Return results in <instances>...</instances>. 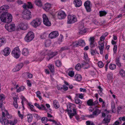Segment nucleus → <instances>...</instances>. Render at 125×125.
I'll list each match as a JSON object with an SVG mask.
<instances>
[{"label":"nucleus","instance_id":"nucleus-1","mask_svg":"<svg viewBox=\"0 0 125 125\" xmlns=\"http://www.w3.org/2000/svg\"><path fill=\"white\" fill-rule=\"evenodd\" d=\"M1 15L0 19L2 21L9 23L12 21V16L10 14L6 12L4 14Z\"/></svg>","mask_w":125,"mask_h":125},{"label":"nucleus","instance_id":"nucleus-2","mask_svg":"<svg viewBox=\"0 0 125 125\" xmlns=\"http://www.w3.org/2000/svg\"><path fill=\"white\" fill-rule=\"evenodd\" d=\"M6 114L5 111L4 112H2V118L0 119V123L4 125H8L9 124H11L12 122L11 120H8L6 118L5 116Z\"/></svg>","mask_w":125,"mask_h":125},{"label":"nucleus","instance_id":"nucleus-3","mask_svg":"<svg viewBox=\"0 0 125 125\" xmlns=\"http://www.w3.org/2000/svg\"><path fill=\"white\" fill-rule=\"evenodd\" d=\"M41 23V20L39 18H36L33 20L30 23V24L33 27L36 28L40 26Z\"/></svg>","mask_w":125,"mask_h":125},{"label":"nucleus","instance_id":"nucleus-4","mask_svg":"<svg viewBox=\"0 0 125 125\" xmlns=\"http://www.w3.org/2000/svg\"><path fill=\"white\" fill-rule=\"evenodd\" d=\"M34 34L32 31L28 32L24 38V40L26 42H28L32 41L34 38Z\"/></svg>","mask_w":125,"mask_h":125},{"label":"nucleus","instance_id":"nucleus-5","mask_svg":"<svg viewBox=\"0 0 125 125\" xmlns=\"http://www.w3.org/2000/svg\"><path fill=\"white\" fill-rule=\"evenodd\" d=\"M12 54L16 59L18 58L20 55V51L19 47L14 48L12 51Z\"/></svg>","mask_w":125,"mask_h":125},{"label":"nucleus","instance_id":"nucleus-6","mask_svg":"<svg viewBox=\"0 0 125 125\" xmlns=\"http://www.w3.org/2000/svg\"><path fill=\"white\" fill-rule=\"evenodd\" d=\"M42 18L43 23L45 25L48 26H50L51 25V23L45 14H42Z\"/></svg>","mask_w":125,"mask_h":125},{"label":"nucleus","instance_id":"nucleus-7","mask_svg":"<svg viewBox=\"0 0 125 125\" xmlns=\"http://www.w3.org/2000/svg\"><path fill=\"white\" fill-rule=\"evenodd\" d=\"M77 21V19L75 15H68L67 22L68 23H74Z\"/></svg>","mask_w":125,"mask_h":125},{"label":"nucleus","instance_id":"nucleus-8","mask_svg":"<svg viewBox=\"0 0 125 125\" xmlns=\"http://www.w3.org/2000/svg\"><path fill=\"white\" fill-rule=\"evenodd\" d=\"M28 27V25L26 23L21 22L20 23L18 24V28L21 30H25L27 29Z\"/></svg>","mask_w":125,"mask_h":125},{"label":"nucleus","instance_id":"nucleus-9","mask_svg":"<svg viewBox=\"0 0 125 125\" xmlns=\"http://www.w3.org/2000/svg\"><path fill=\"white\" fill-rule=\"evenodd\" d=\"M84 5L87 12H90L91 11L92 5L89 1L87 0L85 1L84 3Z\"/></svg>","mask_w":125,"mask_h":125},{"label":"nucleus","instance_id":"nucleus-10","mask_svg":"<svg viewBox=\"0 0 125 125\" xmlns=\"http://www.w3.org/2000/svg\"><path fill=\"white\" fill-rule=\"evenodd\" d=\"M5 28L10 32L14 31L15 29V26L14 24H6L5 25Z\"/></svg>","mask_w":125,"mask_h":125},{"label":"nucleus","instance_id":"nucleus-11","mask_svg":"<svg viewBox=\"0 0 125 125\" xmlns=\"http://www.w3.org/2000/svg\"><path fill=\"white\" fill-rule=\"evenodd\" d=\"M66 16L65 12L62 10L59 11L57 16L58 18L59 19H62L65 18Z\"/></svg>","mask_w":125,"mask_h":125},{"label":"nucleus","instance_id":"nucleus-12","mask_svg":"<svg viewBox=\"0 0 125 125\" xmlns=\"http://www.w3.org/2000/svg\"><path fill=\"white\" fill-rule=\"evenodd\" d=\"M95 38L94 37H91L89 39L90 42V46L91 48H94L95 46Z\"/></svg>","mask_w":125,"mask_h":125},{"label":"nucleus","instance_id":"nucleus-13","mask_svg":"<svg viewBox=\"0 0 125 125\" xmlns=\"http://www.w3.org/2000/svg\"><path fill=\"white\" fill-rule=\"evenodd\" d=\"M58 33L56 31H53L49 35V37L51 39L54 38L58 35Z\"/></svg>","mask_w":125,"mask_h":125},{"label":"nucleus","instance_id":"nucleus-14","mask_svg":"<svg viewBox=\"0 0 125 125\" xmlns=\"http://www.w3.org/2000/svg\"><path fill=\"white\" fill-rule=\"evenodd\" d=\"M23 66V64L22 63H20L18 64L13 69V72H16L19 71Z\"/></svg>","mask_w":125,"mask_h":125},{"label":"nucleus","instance_id":"nucleus-15","mask_svg":"<svg viewBox=\"0 0 125 125\" xmlns=\"http://www.w3.org/2000/svg\"><path fill=\"white\" fill-rule=\"evenodd\" d=\"M34 105L40 110H45V111H46L47 110V109L45 107V105L43 104H42L40 105L39 104L37 103H35Z\"/></svg>","mask_w":125,"mask_h":125},{"label":"nucleus","instance_id":"nucleus-16","mask_svg":"<svg viewBox=\"0 0 125 125\" xmlns=\"http://www.w3.org/2000/svg\"><path fill=\"white\" fill-rule=\"evenodd\" d=\"M24 18L25 19H29L31 18V12L27 10L26 13L23 16Z\"/></svg>","mask_w":125,"mask_h":125},{"label":"nucleus","instance_id":"nucleus-17","mask_svg":"<svg viewBox=\"0 0 125 125\" xmlns=\"http://www.w3.org/2000/svg\"><path fill=\"white\" fill-rule=\"evenodd\" d=\"M51 5L49 3H46L43 6V9L46 11H49L51 8Z\"/></svg>","mask_w":125,"mask_h":125},{"label":"nucleus","instance_id":"nucleus-18","mask_svg":"<svg viewBox=\"0 0 125 125\" xmlns=\"http://www.w3.org/2000/svg\"><path fill=\"white\" fill-rule=\"evenodd\" d=\"M73 3L76 7H80L82 4V2L81 0H74Z\"/></svg>","mask_w":125,"mask_h":125},{"label":"nucleus","instance_id":"nucleus-19","mask_svg":"<svg viewBox=\"0 0 125 125\" xmlns=\"http://www.w3.org/2000/svg\"><path fill=\"white\" fill-rule=\"evenodd\" d=\"M3 51L4 53L3 54L5 56L9 55L10 52V49L9 47L5 48Z\"/></svg>","mask_w":125,"mask_h":125},{"label":"nucleus","instance_id":"nucleus-20","mask_svg":"<svg viewBox=\"0 0 125 125\" xmlns=\"http://www.w3.org/2000/svg\"><path fill=\"white\" fill-rule=\"evenodd\" d=\"M110 115H108L103 120L102 122L103 124L108 123L110 122Z\"/></svg>","mask_w":125,"mask_h":125},{"label":"nucleus","instance_id":"nucleus-21","mask_svg":"<svg viewBox=\"0 0 125 125\" xmlns=\"http://www.w3.org/2000/svg\"><path fill=\"white\" fill-rule=\"evenodd\" d=\"M22 54L24 56H27L29 54V51L28 49L24 48L22 51Z\"/></svg>","mask_w":125,"mask_h":125},{"label":"nucleus","instance_id":"nucleus-22","mask_svg":"<svg viewBox=\"0 0 125 125\" xmlns=\"http://www.w3.org/2000/svg\"><path fill=\"white\" fill-rule=\"evenodd\" d=\"M99 46H98V48L100 51V53L101 54L103 53V50L104 48V44L103 43L99 42Z\"/></svg>","mask_w":125,"mask_h":125},{"label":"nucleus","instance_id":"nucleus-23","mask_svg":"<svg viewBox=\"0 0 125 125\" xmlns=\"http://www.w3.org/2000/svg\"><path fill=\"white\" fill-rule=\"evenodd\" d=\"M48 56L49 59L52 58L53 57L56 55L58 54L57 52L56 51L54 52H51V51L50 52L48 53Z\"/></svg>","mask_w":125,"mask_h":125},{"label":"nucleus","instance_id":"nucleus-24","mask_svg":"<svg viewBox=\"0 0 125 125\" xmlns=\"http://www.w3.org/2000/svg\"><path fill=\"white\" fill-rule=\"evenodd\" d=\"M75 80L78 81H80L82 79V77L79 74H76L74 76Z\"/></svg>","mask_w":125,"mask_h":125},{"label":"nucleus","instance_id":"nucleus-25","mask_svg":"<svg viewBox=\"0 0 125 125\" xmlns=\"http://www.w3.org/2000/svg\"><path fill=\"white\" fill-rule=\"evenodd\" d=\"M87 103L88 105L89 106H92L95 104L93 102V100L92 99H90L88 100Z\"/></svg>","mask_w":125,"mask_h":125},{"label":"nucleus","instance_id":"nucleus-26","mask_svg":"<svg viewBox=\"0 0 125 125\" xmlns=\"http://www.w3.org/2000/svg\"><path fill=\"white\" fill-rule=\"evenodd\" d=\"M13 99L14 100L13 105L16 108H17L18 106L17 104V99L16 97H13Z\"/></svg>","mask_w":125,"mask_h":125},{"label":"nucleus","instance_id":"nucleus-27","mask_svg":"<svg viewBox=\"0 0 125 125\" xmlns=\"http://www.w3.org/2000/svg\"><path fill=\"white\" fill-rule=\"evenodd\" d=\"M78 46H81L82 47L84 46H85V43L84 40H80L78 41Z\"/></svg>","mask_w":125,"mask_h":125},{"label":"nucleus","instance_id":"nucleus-28","mask_svg":"<svg viewBox=\"0 0 125 125\" xmlns=\"http://www.w3.org/2000/svg\"><path fill=\"white\" fill-rule=\"evenodd\" d=\"M53 105L54 108L57 109L59 107V105L58 101L56 100H55L53 102Z\"/></svg>","mask_w":125,"mask_h":125},{"label":"nucleus","instance_id":"nucleus-29","mask_svg":"<svg viewBox=\"0 0 125 125\" xmlns=\"http://www.w3.org/2000/svg\"><path fill=\"white\" fill-rule=\"evenodd\" d=\"M34 1L36 5L38 6L41 7L42 6V3L40 0H34Z\"/></svg>","mask_w":125,"mask_h":125},{"label":"nucleus","instance_id":"nucleus-30","mask_svg":"<svg viewBox=\"0 0 125 125\" xmlns=\"http://www.w3.org/2000/svg\"><path fill=\"white\" fill-rule=\"evenodd\" d=\"M28 105L30 109L32 111L34 112H36V110L34 109V106L29 103H28Z\"/></svg>","mask_w":125,"mask_h":125},{"label":"nucleus","instance_id":"nucleus-31","mask_svg":"<svg viewBox=\"0 0 125 125\" xmlns=\"http://www.w3.org/2000/svg\"><path fill=\"white\" fill-rule=\"evenodd\" d=\"M67 111L68 112V114L69 116V117L71 119L72 118L73 116L74 115H75L74 113H72V111L71 109H67Z\"/></svg>","mask_w":125,"mask_h":125},{"label":"nucleus","instance_id":"nucleus-32","mask_svg":"<svg viewBox=\"0 0 125 125\" xmlns=\"http://www.w3.org/2000/svg\"><path fill=\"white\" fill-rule=\"evenodd\" d=\"M23 76H25L26 78H27L26 76L28 78H31L32 77V75L29 73H25L23 74Z\"/></svg>","mask_w":125,"mask_h":125},{"label":"nucleus","instance_id":"nucleus-33","mask_svg":"<svg viewBox=\"0 0 125 125\" xmlns=\"http://www.w3.org/2000/svg\"><path fill=\"white\" fill-rule=\"evenodd\" d=\"M28 121L29 123L31 122L32 120L33 116L31 114H28L27 115Z\"/></svg>","mask_w":125,"mask_h":125},{"label":"nucleus","instance_id":"nucleus-34","mask_svg":"<svg viewBox=\"0 0 125 125\" xmlns=\"http://www.w3.org/2000/svg\"><path fill=\"white\" fill-rule=\"evenodd\" d=\"M101 111L98 109H96L93 112V114L94 115H97L100 113Z\"/></svg>","mask_w":125,"mask_h":125},{"label":"nucleus","instance_id":"nucleus-35","mask_svg":"<svg viewBox=\"0 0 125 125\" xmlns=\"http://www.w3.org/2000/svg\"><path fill=\"white\" fill-rule=\"evenodd\" d=\"M109 67L111 70H114L116 68V66L115 64L111 63L109 65Z\"/></svg>","mask_w":125,"mask_h":125},{"label":"nucleus","instance_id":"nucleus-36","mask_svg":"<svg viewBox=\"0 0 125 125\" xmlns=\"http://www.w3.org/2000/svg\"><path fill=\"white\" fill-rule=\"evenodd\" d=\"M115 61L116 65L119 67L121 66V64L120 62L119 58L118 57L115 60Z\"/></svg>","mask_w":125,"mask_h":125},{"label":"nucleus","instance_id":"nucleus-37","mask_svg":"<svg viewBox=\"0 0 125 125\" xmlns=\"http://www.w3.org/2000/svg\"><path fill=\"white\" fill-rule=\"evenodd\" d=\"M120 75L123 78L125 77V71L123 69L121 70L119 73Z\"/></svg>","mask_w":125,"mask_h":125},{"label":"nucleus","instance_id":"nucleus-38","mask_svg":"<svg viewBox=\"0 0 125 125\" xmlns=\"http://www.w3.org/2000/svg\"><path fill=\"white\" fill-rule=\"evenodd\" d=\"M25 88L23 86H21L19 87L16 90V92L18 93H19L21 91L24 90Z\"/></svg>","mask_w":125,"mask_h":125},{"label":"nucleus","instance_id":"nucleus-39","mask_svg":"<svg viewBox=\"0 0 125 125\" xmlns=\"http://www.w3.org/2000/svg\"><path fill=\"white\" fill-rule=\"evenodd\" d=\"M80 31L79 34H83L86 32L87 30L86 29L83 28L82 29H80Z\"/></svg>","mask_w":125,"mask_h":125},{"label":"nucleus","instance_id":"nucleus-40","mask_svg":"<svg viewBox=\"0 0 125 125\" xmlns=\"http://www.w3.org/2000/svg\"><path fill=\"white\" fill-rule=\"evenodd\" d=\"M51 43V41L49 40H46L45 42V46L47 47L49 46Z\"/></svg>","mask_w":125,"mask_h":125},{"label":"nucleus","instance_id":"nucleus-41","mask_svg":"<svg viewBox=\"0 0 125 125\" xmlns=\"http://www.w3.org/2000/svg\"><path fill=\"white\" fill-rule=\"evenodd\" d=\"M75 102L76 104H78L79 105H81L82 103V101L79 99H76Z\"/></svg>","mask_w":125,"mask_h":125},{"label":"nucleus","instance_id":"nucleus-42","mask_svg":"<svg viewBox=\"0 0 125 125\" xmlns=\"http://www.w3.org/2000/svg\"><path fill=\"white\" fill-rule=\"evenodd\" d=\"M48 67L52 72V73L54 72V66L53 65L51 64H49Z\"/></svg>","mask_w":125,"mask_h":125},{"label":"nucleus","instance_id":"nucleus-43","mask_svg":"<svg viewBox=\"0 0 125 125\" xmlns=\"http://www.w3.org/2000/svg\"><path fill=\"white\" fill-rule=\"evenodd\" d=\"M99 13L100 17L104 16L107 14V12L105 11H100Z\"/></svg>","mask_w":125,"mask_h":125},{"label":"nucleus","instance_id":"nucleus-44","mask_svg":"<svg viewBox=\"0 0 125 125\" xmlns=\"http://www.w3.org/2000/svg\"><path fill=\"white\" fill-rule=\"evenodd\" d=\"M5 42V40L3 38H0V46L3 45Z\"/></svg>","mask_w":125,"mask_h":125},{"label":"nucleus","instance_id":"nucleus-45","mask_svg":"<svg viewBox=\"0 0 125 125\" xmlns=\"http://www.w3.org/2000/svg\"><path fill=\"white\" fill-rule=\"evenodd\" d=\"M68 75L71 77H73L74 75V72L73 71H69L68 73Z\"/></svg>","mask_w":125,"mask_h":125},{"label":"nucleus","instance_id":"nucleus-46","mask_svg":"<svg viewBox=\"0 0 125 125\" xmlns=\"http://www.w3.org/2000/svg\"><path fill=\"white\" fill-rule=\"evenodd\" d=\"M2 9L4 10V11H6L7 10L9 9V7L7 5H5L1 7Z\"/></svg>","mask_w":125,"mask_h":125},{"label":"nucleus","instance_id":"nucleus-47","mask_svg":"<svg viewBox=\"0 0 125 125\" xmlns=\"http://www.w3.org/2000/svg\"><path fill=\"white\" fill-rule=\"evenodd\" d=\"M81 68V65L80 63L77 64L75 66V69L77 71L80 70Z\"/></svg>","mask_w":125,"mask_h":125},{"label":"nucleus","instance_id":"nucleus-48","mask_svg":"<svg viewBox=\"0 0 125 125\" xmlns=\"http://www.w3.org/2000/svg\"><path fill=\"white\" fill-rule=\"evenodd\" d=\"M50 51L47 50H44L42 52V55L44 56L47 55L48 56V53L50 52Z\"/></svg>","mask_w":125,"mask_h":125},{"label":"nucleus","instance_id":"nucleus-49","mask_svg":"<svg viewBox=\"0 0 125 125\" xmlns=\"http://www.w3.org/2000/svg\"><path fill=\"white\" fill-rule=\"evenodd\" d=\"M86 125H95L94 123L91 121H86Z\"/></svg>","mask_w":125,"mask_h":125},{"label":"nucleus","instance_id":"nucleus-50","mask_svg":"<svg viewBox=\"0 0 125 125\" xmlns=\"http://www.w3.org/2000/svg\"><path fill=\"white\" fill-rule=\"evenodd\" d=\"M55 64L56 66L58 67H59L61 66L62 63L60 61L57 60L56 61Z\"/></svg>","mask_w":125,"mask_h":125},{"label":"nucleus","instance_id":"nucleus-51","mask_svg":"<svg viewBox=\"0 0 125 125\" xmlns=\"http://www.w3.org/2000/svg\"><path fill=\"white\" fill-rule=\"evenodd\" d=\"M98 66L100 68H102L104 66V64L101 61H99L98 63Z\"/></svg>","mask_w":125,"mask_h":125},{"label":"nucleus","instance_id":"nucleus-52","mask_svg":"<svg viewBox=\"0 0 125 125\" xmlns=\"http://www.w3.org/2000/svg\"><path fill=\"white\" fill-rule=\"evenodd\" d=\"M17 2L19 5H21L24 4V1L23 0H17Z\"/></svg>","mask_w":125,"mask_h":125},{"label":"nucleus","instance_id":"nucleus-53","mask_svg":"<svg viewBox=\"0 0 125 125\" xmlns=\"http://www.w3.org/2000/svg\"><path fill=\"white\" fill-rule=\"evenodd\" d=\"M33 7V6H32V4L31 2H28V8L29 9H31Z\"/></svg>","mask_w":125,"mask_h":125},{"label":"nucleus","instance_id":"nucleus-54","mask_svg":"<svg viewBox=\"0 0 125 125\" xmlns=\"http://www.w3.org/2000/svg\"><path fill=\"white\" fill-rule=\"evenodd\" d=\"M78 41H76L73 43V45L74 47H77L78 46Z\"/></svg>","mask_w":125,"mask_h":125},{"label":"nucleus","instance_id":"nucleus-55","mask_svg":"<svg viewBox=\"0 0 125 125\" xmlns=\"http://www.w3.org/2000/svg\"><path fill=\"white\" fill-rule=\"evenodd\" d=\"M113 74L112 73H110L108 74L107 75V77L108 79H111L112 77Z\"/></svg>","mask_w":125,"mask_h":125},{"label":"nucleus","instance_id":"nucleus-56","mask_svg":"<svg viewBox=\"0 0 125 125\" xmlns=\"http://www.w3.org/2000/svg\"><path fill=\"white\" fill-rule=\"evenodd\" d=\"M68 49V47L66 46L61 47V48L60 50H59V52H61L64 50Z\"/></svg>","mask_w":125,"mask_h":125},{"label":"nucleus","instance_id":"nucleus-57","mask_svg":"<svg viewBox=\"0 0 125 125\" xmlns=\"http://www.w3.org/2000/svg\"><path fill=\"white\" fill-rule=\"evenodd\" d=\"M2 8L1 7H0V15H2L4 14L6 12H4V11L2 9Z\"/></svg>","mask_w":125,"mask_h":125},{"label":"nucleus","instance_id":"nucleus-58","mask_svg":"<svg viewBox=\"0 0 125 125\" xmlns=\"http://www.w3.org/2000/svg\"><path fill=\"white\" fill-rule=\"evenodd\" d=\"M84 58L85 60L86 61H88V57L86 53H84Z\"/></svg>","mask_w":125,"mask_h":125},{"label":"nucleus","instance_id":"nucleus-59","mask_svg":"<svg viewBox=\"0 0 125 125\" xmlns=\"http://www.w3.org/2000/svg\"><path fill=\"white\" fill-rule=\"evenodd\" d=\"M79 98L81 99H83L84 97L83 95L82 94H78Z\"/></svg>","mask_w":125,"mask_h":125},{"label":"nucleus","instance_id":"nucleus-60","mask_svg":"<svg viewBox=\"0 0 125 125\" xmlns=\"http://www.w3.org/2000/svg\"><path fill=\"white\" fill-rule=\"evenodd\" d=\"M12 84L14 86V88L15 89H17L19 86L18 84H16V83L15 82L13 83Z\"/></svg>","mask_w":125,"mask_h":125},{"label":"nucleus","instance_id":"nucleus-61","mask_svg":"<svg viewBox=\"0 0 125 125\" xmlns=\"http://www.w3.org/2000/svg\"><path fill=\"white\" fill-rule=\"evenodd\" d=\"M18 113L19 117H21V119H22L23 118V115L21 114V112L19 111H18Z\"/></svg>","mask_w":125,"mask_h":125},{"label":"nucleus","instance_id":"nucleus-62","mask_svg":"<svg viewBox=\"0 0 125 125\" xmlns=\"http://www.w3.org/2000/svg\"><path fill=\"white\" fill-rule=\"evenodd\" d=\"M91 53L92 55H94L96 54L95 51L93 49H91Z\"/></svg>","mask_w":125,"mask_h":125},{"label":"nucleus","instance_id":"nucleus-63","mask_svg":"<svg viewBox=\"0 0 125 125\" xmlns=\"http://www.w3.org/2000/svg\"><path fill=\"white\" fill-rule=\"evenodd\" d=\"M27 82L28 86L29 87H31V84L30 80H27Z\"/></svg>","mask_w":125,"mask_h":125},{"label":"nucleus","instance_id":"nucleus-64","mask_svg":"<svg viewBox=\"0 0 125 125\" xmlns=\"http://www.w3.org/2000/svg\"><path fill=\"white\" fill-rule=\"evenodd\" d=\"M117 49V46L116 45H115L113 48V51L114 53H116Z\"/></svg>","mask_w":125,"mask_h":125}]
</instances>
